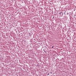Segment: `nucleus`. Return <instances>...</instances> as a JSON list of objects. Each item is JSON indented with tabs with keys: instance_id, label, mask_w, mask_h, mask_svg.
Here are the masks:
<instances>
[{
	"instance_id": "obj_3",
	"label": "nucleus",
	"mask_w": 76,
	"mask_h": 76,
	"mask_svg": "<svg viewBox=\"0 0 76 76\" xmlns=\"http://www.w3.org/2000/svg\"><path fill=\"white\" fill-rule=\"evenodd\" d=\"M52 48H54V47L53 46H52Z\"/></svg>"
},
{
	"instance_id": "obj_4",
	"label": "nucleus",
	"mask_w": 76,
	"mask_h": 76,
	"mask_svg": "<svg viewBox=\"0 0 76 76\" xmlns=\"http://www.w3.org/2000/svg\"><path fill=\"white\" fill-rule=\"evenodd\" d=\"M64 15H65V12H64Z\"/></svg>"
},
{
	"instance_id": "obj_2",
	"label": "nucleus",
	"mask_w": 76,
	"mask_h": 76,
	"mask_svg": "<svg viewBox=\"0 0 76 76\" xmlns=\"http://www.w3.org/2000/svg\"><path fill=\"white\" fill-rule=\"evenodd\" d=\"M61 12H60V13H59V14H61Z\"/></svg>"
},
{
	"instance_id": "obj_1",
	"label": "nucleus",
	"mask_w": 76,
	"mask_h": 76,
	"mask_svg": "<svg viewBox=\"0 0 76 76\" xmlns=\"http://www.w3.org/2000/svg\"><path fill=\"white\" fill-rule=\"evenodd\" d=\"M61 13H62V15H63V13L61 12Z\"/></svg>"
},
{
	"instance_id": "obj_5",
	"label": "nucleus",
	"mask_w": 76,
	"mask_h": 76,
	"mask_svg": "<svg viewBox=\"0 0 76 76\" xmlns=\"http://www.w3.org/2000/svg\"><path fill=\"white\" fill-rule=\"evenodd\" d=\"M53 18H54V17H53Z\"/></svg>"
}]
</instances>
